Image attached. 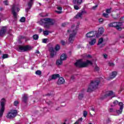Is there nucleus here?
I'll list each match as a JSON object with an SVG mask.
<instances>
[{"mask_svg": "<svg viewBox=\"0 0 124 124\" xmlns=\"http://www.w3.org/2000/svg\"><path fill=\"white\" fill-rule=\"evenodd\" d=\"M39 23L41 26H44V27L45 29L49 30L51 26L55 25L56 21L54 19L50 18H45L43 19H41Z\"/></svg>", "mask_w": 124, "mask_h": 124, "instance_id": "f257e3e1", "label": "nucleus"}, {"mask_svg": "<svg viewBox=\"0 0 124 124\" xmlns=\"http://www.w3.org/2000/svg\"><path fill=\"white\" fill-rule=\"evenodd\" d=\"M79 29V26L77 25L75 27V25L73 24L71 26V29L67 30V32H69V43H73L75 36L77 34V31Z\"/></svg>", "mask_w": 124, "mask_h": 124, "instance_id": "f03ea898", "label": "nucleus"}, {"mask_svg": "<svg viewBox=\"0 0 124 124\" xmlns=\"http://www.w3.org/2000/svg\"><path fill=\"white\" fill-rule=\"evenodd\" d=\"M99 83H100L99 80L92 81L87 89V93H92L94 90H96L98 85H99Z\"/></svg>", "mask_w": 124, "mask_h": 124, "instance_id": "7ed1b4c3", "label": "nucleus"}, {"mask_svg": "<svg viewBox=\"0 0 124 124\" xmlns=\"http://www.w3.org/2000/svg\"><path fill=\"white\" fill-rule=\"evenodd\" d=\"M89 64L93 65V62L90 61V60H87L86 62H82V61L79 60L78 61L75 63V65L77 67L82 68L87 67Z\"/></svg>", "mask_w": 124, "mask_h": 124, "instance_id": "20e7f679", "label": "nucleus"}, {"mask_svg": "<svg viewBox=\"0 0 124 124\" xmlns=\"http://www.w3.org/2000/svg\"><path fill=\"white\" fill-rule=\"evenodd\" d=\"M5 102L6 100L4 98H2L0 101V118H1L4 113V110H5Z\"/></svg>", "mask_w": 124, "mask_h": 124, "instance_id": "39448f33", "label": "nucleus"}, {"mask_svg": "<svg viewBox=\"0 0 124 124\" xmlns=\"http://www.w3.org/2000/svg\"><path fill=\"white\" fill-rule=\"evenodd\" d=\"M17 114H18V111L17 110H11L7 114L6 116V118L7 119H14L15 117L17 116Z\"/></svg>", "mask_w": 124, "mask_h": 124, "instance_id": "423d86ee", "label": "nucleus"}, {"mask_svg": "<svg viewBox=\"0 0 124 124\" xmlns=\"http://www.w3.org/2000/svg\"><path fill=\"white\" fill-rule=\"evenodd\" d=\"M12 13L14 16V19L17 18V13L20 11V8H18L16 5H13L11 9Z\"/></svg>", "mask_w": 124, "mask_h": 124, "instance_id": "0eeeda50", "label": "nucleus"}, {"mask_svg": "<svg viewBox=\"0 0 124 124\" xmlns=\"http://www.w3.org/2000/svg\"><path fill=\"white\" fill-rule=\"evenodd\" d=\"M18 49L20 52H27V51H29L31 49V47L29 46H19Z\"/></svg>", "mask_w": 124, "mask_h": 124, "instance_id": "6e6552de", "label": "nucleus"}, {"mask_svg": "<svg viewBox=\"0 0 124 124\" xmlns=\"http://www.w3.org/2000/svg\"><path fill=\"white\" fill-rule=\"evenodd\" d=\"M97 34V31H91L86 34V37L88 38H91V37H94Z\"/></svg>", "mask_w": 124, "mask_h": 124, "instance_id": "1a4fd4ad", "label": "nucleus"}, {"mask_svg": "<svg viewBox=\"0 0 124 124\" xmlns=\"http://www.w3.org/2000/svg\"><path fill=\"white\" fill-rule=\"evenodd\" d=\"M6 31H7V27H2L0 30V36L1 37H3V36L5 35V33H6Z\"/></svg>", "mask_w": 124, "mask_h": 124, "instance_id": "9d476101", "label": "nucleus"}, {"mask_svg": "<svg viewBox=\"0 0 124 124\" xmlns=\"http://www.w3.org/2000/svg\"><path fill=\"white\" fill-rule=\"evenodd\" d=\"M104 32V28L103 27H101L99 28L98 32H97L96 37H99V36H101L103 33Z\"/></svg>", "mask_w": 124, "mask_h": 124, "instance_id": "9b49d317", "label": "nucleus"}, {"mask_svg": "<svg viewBox=\"0 0 124 124\" xmlns=\"http://www.w3.org/2000/svg\"><path fill=\"white\" fill-rule=\"evenodd\" d=\"M49 52H50V58H54V56L57 55V52L55 51V49H54L53 47H50L49 48Z\"/></svg>", "mask_w": 124, "mask_h": 124, "instance_id": "f8f14e48", "label": "nucleus"}, {"mask_svg": "<svg viewBox=\"0 0 124 124\" xmlns=\"http://www.w3.org/2000/svg\"><path fill=\"white\" fill-rule=\"evenodd\" d=\"M118 105L120 106V108L119 110H116V113L117 114H122L123 112V109H124V104L123 102H119Z\"/></svg>", "mask_w": 124, "mask_h": 124, "instance_id": "ddd939ff", "label": "nucleus"}, {"mask_svg": "<svg viewBox=\"0 0 124 124\" xmlns=\"http://www.w3.org/2000/svg\"><path fill=\"white\" fill-rule=\"evenodd\" d=\"M57 78H60L59 74H53L49 77L48 81H52V80H56Z\"/></svg>", "mask_w": 124, "mask_h": 124, "instance_id": "4468645a", "label": "nucleus"}, {"mask_svg": "<svg viewBox=\"0 0 124 124\" xmlns=\"http://www.w3.org/2000/svg\"><path fill=\"white\" fill-rule=\"evenodd\" d=\"M111 95H112V96L111 97V99H112V97H115V96H116V95H115L113 91H109L108 93L104 95V96L103 97V98H106L107 96H111Z\"/></svg>", "mask_w": 124, "mask_h": 124, "instance_id": "2eb2a0df", "label": "nucleus"}, {"mask_svg": "<svg viewBox=\"0 0 124 124\" xmlns=\"http://www.w3.org/2000/svg\"><path fill=\"white\" fill-rule=\"evenodd\" d=\"M86 13V11H81V12H79L75 16V18H76L77 19H79V18L80 19H82V16L83 14H85Z\"/></svg>", "mask_w": 124, "mask_h": 124, "instance_id": "dca6fc26", "label": "nucleus"}, {"mask_svg": "<svg viewBox=\"0 0 124 124\" xmlns=\"http://www.w3.org/2000/svg\"><path fill=\"white\" fill-rule=\"evenodd\" d=\"M108 27H112L113 28H116L117 30H120L119 26H118V22H112L108 24Z\"/></svg>", "mask_w": 124, "mask_h": 124, "instance_id": "f3484780", "label": "nucleus"}, {"mask_svg": "<svg viewBox=\"0 0 124 124\" xmlns=\"http://www.w3.org/2000/svg\"><path fill=\"white\" fill-rule=\"evenodd\" d=\"M65 82L64 79L62 77H59V78L57 81V85H62Z\"/></svg>", "mask_w": 124, "mask_h": 124, "instance_id": "a211bd4d", "label": "nucleus"}, {"mask_svg": "<svg viewBox=\"0 0 124 124\" xmlns=\"http://www.w3.org/2000/svg\"><path fill=\"white\" fill-rule=\"evenodd\" d=\"M83 2V0H73V3L77 5H80Z\"/></svg>", "mask_w": 124, "mask_h": 124, "instance_id": "6ab92c4d", "label": "nucleus"}, {"mask_svg": "<svg viewBox=\"0 0 124 124\" xmlns=\"http://www.w3.org/2000/svg\"><path fill=\"white\" fill-rule=\"evenodd\" d=\"M28 99H29V97H28V94H24L23 96L22 97V101L24 102V103H27L28 101Z\"/></svg>", "mask_w": 124, "mask_h": 124, "instance_id": "aec40b11", "label": "nucleus"}, {"mask_svg": "<svg viewBox=\"0 0 124 124\" xmlns=\"http://www.w3.org/2000/svg\"><path fill=\"white\" fill-rule=\"evenodd\" d=\"M66 59H67V55L66 54L63 53L61 56H60V60L61 61H65L66 60Z\"/></svg>", "mask_w": 124, "mask_h": 124, "instance_id": "412c9836", "label": "nucleus"}, {"mask_svg": "<svg viewBox=\"0 0 124 124\" xmlns=\"http://www.w3.org/2000/svg\"><path fill=\"white\" fill-rule=\"evenodd\" d=\"M95 42H96V39L95 38H93L91 39V41L89 42L90 45L93 46L95 44Z\"/></svg>", "mask_w": 124, "mask_h": 124, "instance_id": "4be33fe9", "label": "nucleus"}, {"mask_svg": "<svg viewBox=\"0 0 124 124\" xmlns=\"http://www.w3.org/2000/svg\"><path fill=\"white\" fill-rule=\"evenodd\" d=\"M117 76V72H113L111 73V75H110V79H113L115 78Z\"/></svg>", "mask_w": 124, "mask_h": 124, "instance_id": "5701e85b", "label": "nucleus"}, {"mask_svg": "<svg viewBox=\"0 0 124 124\" xmlns=\"http://www.w3.org/2000/svg\"><path fill=\"white\" fill-rule=\"evenodd\" d=\"M123 22H122L117 23V27H118V28L119 29V30H117L118 31H122V29L123 28L121 27H122V26H123Z\"/></svg>", "mask_w": 124, "mask_h": 124, "instance_id": "b1692460", "label": "nucleus"}, {"mask_svg": "<svg viewBox=\"0 0 124 124\" xmlns=\"http://www.w3.org/2000/svg\"><path fill=\"white\" fill-rule=\"evenodd\" d=\"M32 4H33V0H30L28 3V7H30L31 8V6H32Z\"/></svg>", "mask_w": 124, "mask_h": 124, "instance_id": "393cba45", "label": "nucleus"}, {"mask_svg": "<svg viewBox=\"0 0 124 124\" xmlns=\"http://www.w3.org/2000/svg\"><path fill=\"white\" fill-rule=\"evenodd\" d=\"M57 65H61L62 64V61L61 59L58 60L56 61Z\"/></svg>", "mask_w": 124, "mask_h": 124, "instance_id": "a878e982", "label": "nucleus"}, {"mask_svg": "<svg viewBox=\"0 0 124 124\" xmlns=\"http://www.w3.org/2000/svg\"><path fill=\"white\" fill-rule=\"evenodd\" d=\"M60 49H61V46H60V45H56V46L55 47V50L56 51H59Z\"/></svg>", "mask_w": 124, "mask_h": 124, "instance_id": "bb28decb", "label": "nucleus"}, {"mask_svg": "<svg viewBox=\"0 0 124 124\" xmlns=\"http://www.w3.org/2000/svg\"><path fill=\"white\" fill-rule=\"evenodd\" d=\"M32 37L33 39H34V40H38V38H39V36L37 34L33 35Z\"/></svg>", "mask_w": 124, "mask_h": 124, "instance_id": "cd10ccee", "label": "nucleus"}, {"mask_svg": "<svg viewBox=\"0 0 124 124\" xmlns=\"http://www.w3.org/2000/svg\"><path fill=\"white\" fill-rule=\"evenodd\" d=\"M83 97H84V94L82 93H79L78 95V99H79V100H81V99H83Z\"/></svg>", "mask_w": 124, "mask_h": 124, "instance_id": "c85d7f7f", "label": "nucleus"}, {"mask_svg": "<svg viewBox=\"0 0 124 124\" xmlns=\"http://www.w3.org/2000/svg\"><path fill=\"white\" fill-rule=\"evenodd\" d=\"M111 11H112V8H110L109 9H107L106 12V13L109 14V13H111Z\"/></svg>", "mask_w": 124, "mask_h": 124, "instance_id": "c756f323", "label": "nucleus"}, {"mask_svg": "<svg viewBox=\"0 0 124 124\" xmlns=\"http://www.w3.org/2000/svg\"><path fill=\"white\" fill-rule=\"evenodd\" d=\"M20 21L21 22V23H25V22H26V17H22L20 18Z\"/></svg>", "mask_w": 124, "mask_h": 124, "instance_id": "7c9ffc66", "label": "nucleus"}, {"mask_svg": "<svg viewBox=\"0 0 124 124\" xmlns=\"http://www.w3.org/2000/svg\"><path fill=\"white\" fill-rule=\"evenodd\" d=\"M102 42H103V38H101L98 42L97 45H100V44H101V43H102Z\"/></svg>", "mask_w": 124, "mask_h": 124, "instance_id": "2f4dec72", "label": "nucleus"}, {"mask_svg": "<svg viewBox=\"0 0 124 124\" xmlns=\"http://www.w3.org/2000/svg\"><path fill=\"white\" fill-rule=\"evenodd\" d=\"M78 5H75L74 6V9H75V10H78V9H80V7H79V6H78Z\"/></svg>", "mask_w": 124, "mask_h": 124, "instance_id": "473e14b6", "label": "nucleus"}, {"mask_svg": "<svg viewBox=\"0 0 124 124\" xmlns=\"http://www.w3.org/2000/svg\"><path fill=\"white\" fill-rule=\"evenodd\" d=\"M82 121H83V118H80L77 122H76L74 124H80V122H82Z\"/></svg>", "mask_w": 124, "mask_h": 124, "instance_id": "72a5a7b5", "label": "nucleus"}, {"mask_svg": "<svg viewBox=\"0 0 124 124\" xmlns=\"http://www.w3.org/2000/svg\"><path fill=\"white\" fill-rule=\"evenodd\" d=\"M43 33L44 35H49V32L48 31H43Z\"/></svg>", "mask_w": 124, "mask_h": 124, "instance_id": "f704fd0d", "label": "nucleus"}, {"mask_svg": "<svg viewBox=\"0 0 124 124\" xmlns=\"http://www.w3.org/2000/svg\"><path fill=\"white\" fill-rule=\"evenodd\" d=\"M42 73L41 72L40 70H37L35 72V74H36V75H41Z\"/></svg>", "mask_w": 124, "mask_h": 124, "instance_id": "c9c22d12", "label": "nucleus"}, {"mask_svg": "<svg viewBox=\"0 0 124 124\" xmlns=\"http://www.w3.org/2000/svg\"><path fill=\"white\" fill-rule=\"evenodd\" d=\"M103 16L105 17V18H109V15H108V14L103 13Z\"/></svg>", "mask_w": 124, "mask_h": 124, "instance_id": "e433bc0d", "label": "nucleus"}, {"mask_svg": "<svg viewBox=\"0 0 124 124\" xmlns=\"http://www.w3.org/2000/svg\"><path fill=\"white\" fill-rule=\"evenodd\" d=\"M8 58V54H3L2 59H7Z\"/></svg>", "mask_w": 124, "mask_h": 124, "instance_id": "4c0bfd02", "label": "nucleus"}, {"mask_svg": "<svg viewBox=\"0 0 124 124\" xmlns=\"http://www.w3.org/2000/svg\"><path fill=\"white\" fill-rule=\"evenodd\" d=\"M87 115H88V112L86 111H84L83 112V117L86 118V117H87Z\"/></svg>", "mask_w": 124, "mask_h": 124, "instance_id": "58836bf2", "label": "nucleus"}, {"mask_svg": "<svg viewBox=\"0 0 124 124\" xmlns=\"http://www.w3.org/2000/svg\"><path fill=\"white\" fill-rule=\"evenodd\" d=\"M47 41H48V39L47 38L43 39L42 40L43 43H47Z\"/></svg>", "mask_w": 124, "mask_h": 124, "instance_id": "ea45409f", "label": "nucleus"}, {"mask_svg": "<svg viewBox=\"0 0 124 124\" xmlns=\"http://www.w3.org/2000/svg\"><path fill=\"white\" fill-rule=\"evenodd\" d=\"M19 104V102L18 101H15L14 103V105L15 106H17Z\"/></svg>", "mask_w": 124, "mask_h": 124, "instance_id": "a19ab883", "label": "nucleus"}, {"mask_svg": "<svg viewBox=\"0 0 124 124\" xmlns=\"http://www.w3.org/2000/svg\"><path fill=\"white\" fill-rule=\"evenodd\" d=\"M94 70H95V71H98L99 70V67L97 66V65L95 66Z\"/></svg>", "mask_w": 124, "mask_h": 124, "instance_id": "79ce46f5", "label": "nucleus"}, {"mask_svg": "<svg viewBox=\"0 0 124 124\" xmlns=\"http://www.w3.org/2000/svg\"><path fill=\"white\" fill-rule=\"evenodd\" d=\"M108 65L109 66H115V64H114V63L112 62H109L108 63Z\"/></svg>", "mask_w": 124, "mask_h": 124, "instance_id": "37998d69", "label": "nucleus"}, {"mask_svg": "<svg viewBox=\"0 0 124 124\" xmlns=\"http://www.w3.org/2000/svg\"><path fill=\"white\" fill-rule=\"evenodd\" d=\"M115 109H114V108H109V111L110 112H115Z\"/></svg>", "mask_w": 124, "mask_h": 124, "instance_id": "c03bdc74", "label": "nucleus"}, {"mask_svg": "<svg viewBox=\"0 0 124 124\" xmlns=\"http://www.w3.org/2000/svg\"><path fill=\"white\" fill-rule=\"evenodd\" d=\"M119 103V101L116 100V101H114V102H113V104L114 105V106L115 105H117V104H118Z\"/></svg>", "mask_w": 124, "mask_h": 124, "instance_id": "a18cd8bd", "label": "nucleus"}, {"mask_svg": "<svg viewBox=\"0 0 124 124\" xmlns=\"http://www.w3.org/2000/svg\"><path fill=\"white\" fill-rule=\"evenodd\" d=\"M3 3L5 5H8V2L7 1V0L3 1Z\"/></svg>", "mask_w": 124, "mask_h": 124, "instance_id": "49530a36", "label": "nucleus"}, {"mask_svg": "<svg viewBox=\"0 0 124 124\" xmlns=\"http://www.w3.org/2000/svg\"><path fill=\"white\" fill-rule=\"evenodd\" d=\"M97 6H98L97 5H95V6H93L92 7V9H93V10H95V9H96Z\"/></svg>", "mask_w": 124, "mask_h": 124, "instance_id": "de8ad7c7", "label": "nucleus"}, {"mask_svg": "<svg viewBox=\"0 0 124 124\" xmlns=\"http://www.w3.org/2000/svg\"><path fill=\"white\" fill-rule=\"evenodd\" d=\"M120 21H121L122 23H124V16H123V17H121V18Z\"/></svg>", "mask_w": 124, "mask_h": 124, "instance_id": "09e8293b", "label": "nucleus"}, {"mask_svg": "<svg viewBox=\"0 0 124 124\" xmlns=\"http://www.w3.org/2000/svg\"><path fill=\"white\" fill-rule=\"evenodd\" d=\"M66 25H67V23H62V27H66Z\"/></svg>", "mask_w": 124, "mask_h": 124, "instance_id": "8fccbe9b", "label": "nucleus"}, {"mask_svg": "<svg viewBox=\"0 0 124 124\" xmlns=\"http://www.w3.org/2000/svg\"><path fill=\"white\" fill-rule=\"evenodd\" d=\"M46 103L48 105H51V104H52V102H51L50 101H48L46 102Z\"/></svg>", "mask_w": 124, "mask_h": 124, "instance_id": "3c124183", "label": "nucleus"}, {"mask_svg": "<svg viewBox=\"0 0 124 124\" xmlns=\"http://www.w3.org/2000/svg\"><path fill=\"white\" fill-rule=\"evenodd\" d=\"M31 7H28L27 8H26V12H29V11L30 10V9H31Z\"/></svg>", "mask_w": 124, "mask_h": 124, "instance_id": "603ef678", "label": "nucleus"}, {"mask_svg": "<svg viewBox=\"0 0 124 124\" xmlns=\"http://www.w3.org/2000/svg\"><path fill=\"white\" fill-rule=\"evenodd\" d=\"M104 20H103V18H100L99 19V23H102V22H103Z\"/></svg>", "mask_w": 124, "mask_h": 124, "instance_id": "864d4df0", "label": "nucleus"}, {"mask_svg": "<svg viewBox=\"0 0 124 124\" xmlns=\"http://www.w3.org/2000/svg\"><path fill=\"white\" fill-rule=\"evenodd\" d=\"M111 120H110V119L108 118L107 120V124H109V123H110Z\"/></svg>", "mask_w": 124, "mask_h": 124, "instance_id": "5fc2aeb1", "label": "nucleus"}, {"mask_svg": "<svg viewBox=\"0 0 124 124\" xmlns=\"http://www.w3.org/2000/svg\"><path fill=\"white\" fill-rule=\"evenodd\" d=\"M61 43L62 44V45H65V42L63 41H61Z\"/></svg>", "mask_w": 124, "mask_h": 124, "instance_id": "6e6d98bb", "label": "nucleus"}, {"mask_svg": "<svg viewBox=\"0 0 124 124\" xmlns=\"http://www.w3.org/2000/svg\"><path fill=\"white\" fill-rule=\"evenodd\" d=\"M71 79L72 80H74V79H75V77H74V76H72L71 77Z\"/></svg>", "mask_w": 124, "mask_h": 124, "instance_id": "4d7b16f0", "label": "nucleus"}, {"mask_svg": "<svg viewBox=\"0 0 124 124\" xmlns=\"http://www.w3.org/2000/svg\"><path fill=\"white\" fill-rule=\"evenodd\" d=\"M107 57H108V56L107 54H104V58L105 59H107Z\"/></svg>", "mask_w": 124, "mask_h": 124, "instance_id": "13d9d810", "label": "nucleus"}, {"mask_svg": "<svg viewBox=\"0 0 124 124\" xmlns=\"http://www.w3.org/2000/svg\"><path fill=\"white\" fill-rule=\"evenodd\" d=\"M57 9H58V10L62 11V8L61 7H58L57 8Z\"/></svg>", "mask_w": 124, "mask_h": 124, "instance_id": "bf43d9fd", "label": "nucleus"}, {"mask_svg": "<svg viewBox=\"0 0 124 124\" xmlns=\"http://www.w3.org/2000/svg\"><path fill=\"white\" fill-rule=\"evenodd\" d=\"M87 58H92V56L90 54H88L87 56Z\"/></svg>", "mask_w": 124, "mask_h": 124, "instance_id": "052dcab7", "label": "nucleus"}, {"mask_svg": "<svg viewBox=\"0 0 124 124\" xmlns=\"http://www.w3.org/2000/svg\"><path fill=\"white\" fill-rule=\"evenodd\" d=\"M39 31H40V32H42V31H43V30L42 29L40 28L39 29Z\"/></svg>", "mask_w": 124, "mask_h": 124, "instance_id": "680f3d73", "label": "nucleus"}, {"mask_svg": "<svg viewBox=\"0 0 124 124\" xmlns=\"http://www.w3.org/2000/svg\"><path fill=\"white\" fill-rule=\"evenodd\" d=\"M57 13H58V14H61L62 13V12L59 11H56Z\"/></svg>", "mask_w": 124, "mask_h": 124, "instance_id": "e2e57ef3", "label": "nucleus"}, {"mask_svg": "<svg viewBox=\"0 0 124 124\" xmlns=\"http://www.w3.org/2000/svg\"><path fill=\"white\" fill-rule=\"evenodd\" d=\"M120 38H124V35H122V36H119Z\"/></svg>", "mask_w": 124, "mask_h": 124, "instance_id": "0e129e2a", "label": "nucleus"}, {"mask_svg": "<svg viewBox=\"0 0 124 124\" xmlns=\"http://www.w3.org/2000/svg\"><path fill=\"white\" fill-rule=\"evenodd\" d=\"M120 17V15L117 14V17H114V19H117V18H119Z\"/></svg>", "mask_w": 124, "mask_h": 124, "instance_id": "69168bd1", "label": "nucleus"}, {"mask_svg": "<svg viewBox=\"0 0 124 124\" xmlns=\"http://www.w3.org/2000/svg\"><path fill=\"white\" fill-rule=\"evenodd\" d=\"M91 110H92V111H94V108H91Z\"/></svg>", "mask_w": 124, "mask_h": 124, "instance_id": "338daca9", "label": "nucleus"}, {"mask_svg": "<svg viewBox=\"0 0 124 124\" xmlns=\"http://www.w3.org/2000/svg\"><path fill=\"white\" fill-rule=\"evenodd\" d=\"M36 53L37 54H39V51L36 50Z\"/></svg>", "mask_w": 124, "mask_h": 124, "instance_id": "774afa93", "label": "nucleus"}]
</instances>
